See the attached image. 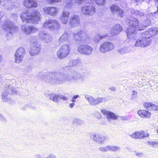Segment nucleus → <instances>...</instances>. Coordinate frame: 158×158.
I'll return each mask as SVG.
<instances>
[{
	"mask_svg": "<svg viewBox=\"0 0 158 158\" xmlns=\"http://www.w3.org/2000/svg\"><path fill=\"white\" fill-rule=\"evenodd\" d=\"M43 10L46 15L53 17L57 15L59 10L57 7L52 6L44 7Z\"/></svg>",
	"mask_w": 158,
	"mask_h": 158,
	"instance_id": "obj_13",
	"label": "nucleus"
},
{
	"mask_svg": "<svg viewBox=\"0 0 158 158\" xmlns=\"http://www.w3.org/2000/svg\"><path fill=\"white\" fill-rule=\"evenodd\" d=\"M120 148L119 146L109 145V151L116 152L118 151H120Z\"/></svg>",
	"mask_w": 158,
	"mask_h": 158,
	"instance_id": "obj_35",
	"label": "nucleus"
},
{
	"mask_svg": "<svg viewBox=\"0 0 158 158\" xmlns=\"http://www.w3.org/2000/svg\"><path fill=\"white\" fill-rule=\"evenodd\" d=\"M142 131H136L130 135V136L132 138L135 139H142Z\"/></svg>",
	"mask_w": 158,
	"mask_h": 158,
	"instance_id": "obj_29",
	"label": "nucleus"
},
{
	"mask_svg": "<svg viewBox=\"0 0 158 158\" xmlns=\"http://www.w3.org/2000/svg\"><path fill=\"white\" fill-rule=\"evenodd\" d=\"M49 97L50 100H52L53 102H58L60 99L64 100H66L67 98L66 97L61 95L59 96L57 94H51L49 95Z\"/></svg>",
	"mask_w": 158,
	"mask_h": 158,
	"instance_id": "obj_21",
	"label": "nucleus"
},
{
	"mask_svg": "<svg viewBox=\"0 0 158 158\" xmlns=\"http://www.w3.org/2000/svg\"><path fill=\"white\" fill-rule=\"evenodd\" d=\"M137 94V93L136 91H133V93H132V95H136Z\"/></svg>",
	"mask_w": 158,
	"mask_h": 158,
	"instance_id": "obj_59",
	"label": "nucleus"
},
{
	"mask_svg": "<svg viewBox=\"0 0 158 158\" xmlns=\"http://www.w3.org/2000/svg\"><path fill=\"white\" fill-rule=\"evenodd\" d=\"M105 37V36L104 35H97L94 37L93 40L95 42H98L100 40L103 39Z\"/></svg>",
	"mask_w": 158,
	"mask_h": 158,
	"instance_id": "obj_37",
	"label": "nucleus"
},
{
	"mask_svg": "<svg viewBox=\"0 0 158 158\" xmlns=\"http://www.w3.org/2000/svg\"><path fill=\"white\" fill-rule=\"evenodd\" d=\"M151 43V40L143 33L141 36L136 41L135 46L144 48L149 46Z\"/></svg>",
	"mask_w": 158,
	"mask_h": 158,
	"instance_id": "obj_5",
	"label": "nucleus"
},
{
	"mask_svg": "<svg viewBox=\"0 0 158 158\" xmlns=\"http://www.w3.org/2000/svg\"><path fill=\"white\" fill-rule=\"evenodd\" d=\"M98 150L99 151L102 152H108L109 151V145L104 147H100L98 148Z\"/></svg>",
	"mask_w": 158,
	"mask_h": 158,
	"instance_id": "obj_40",
	"label": "nucleus"
},
{
	"mask_svg": "<svg viewBox=\"0 0 158 158\" xmlns=\"http://www.w3.org/2000/svg\"><path fill=\"white\" fill-rule=\"evenodd\" d=\"M95 6L90 4H86L81 8V12L85 15H92L95 12Z\"/></svg>",
	"mask_w": 158,
	"mask_h": 158,
	"instance_id": "obj_12",
	"label": "nucleus"
},
{
	"mask_svg": "<svg viewBox=\"0 0 158 158\" xmlns=\"http://www.w3.org/2000/svg\"><path fill=\"white\" fill-rule=\"evenodd\" d=\"M121 119L122 120H127V119L124 116L121 117Z\"/></svg>",
	"mask_w": 158,
	"mask_h": 158,
	"instance_id": "obj_58",
	"label": "nucleus"
},
{
	"mask_svg": "<svg viewBox=\"0 0 158 158\" xmlns=\"http://www.w3.org/2000/svg\"><path fill=\"white\" fill-rule=\"evenodd\" d=\"M114 47L113 43L106 41L100 44L99 49L101 53H104L111 51Z\"/></svg>",
	"mask_w": 158,
	"mask_h": 158,
	"instance_id": "obj_8",
	"label": "nucleus"
},
{
	"mask_svg": "<svg viewBox=\"0 0 158 158\" xmlns=\"http://www.w3.org/2000/svg\"><path fill=\"white\" fill-rule=\"evenodd\" d=\"M128 24L131 27L127 28L126 30L127 37L130 39H133L135 35V30L139 24V20L136 18H132L128 20Z\"/></svg>",
	"mask_w": 158,
	"mask_h": 158,
	"instance_id": "obj_3",
	"label": "nucleus"
},
{
	"mask_svg": "<svg viewBox=\"0 0 158 158\" xmlns=\"http://www.w3.org/2000/svg\"><path fill=\"white\" fill-rule=\"evenodd\" d=\"M41 15L39 11H35L32 13L24 11L22 13L20 17L24 23L36 24L40 21Z\"/></svg>",
	"mask_w": 158,
	"mask_h": 158,
	"instance_id": "obj_2",
	"label": "nucleus"
},
{
	"mask_svg": "<svg viewBox=\"0 0 158 158\" xmlns=\"http://www.w3.org/2000/svg\"><path fill=\"white\" fill-rule=\"evenodd\" d=\"M131 50V46H125L121 47L119 48L118 52L121 54H124L130 52Z\"/></svg>",
	"mask_w": 158,
	"mask_h": 158,
	"instance_id": "obj_27",
	"label": "nucleus"
},
{
	"mask_svg": "<svg viewBox=\"0 0 158 158\" xmlns=\"http://www.w3.org/2000/svg\"><path fill=\"white\" fill-rule=\"evenodd\" d=\"M101 112L105 116L108 118V120L110 119L115 120L117 119V116L112 112L106 111L105 109H102Z\"/></svg>",
	"mask_w": 158,
	"mask_h": 158,
	"instance_id": "obj_23",
	"label": "nucleus"
},
{
	"mask_svg": "<svg viewBox=\"0 0 158 158\" xmlns=\"http://www.w3.org/2000/svg\"><path fill=\"white\" fill-rule=\"evenodd\" d=\"M138 114L141 117L149 118L151 117V114L147 110H139L138 112Z\"/></svg>",
	"mask_w": 158,
	"mask_h": 158,
	"instance_id": "obj_26",
	"label": "nucleus"
},
{
	"mask_svg": "<svg viewBox=\"0 0 158 158\" xmlns=\"http://www.w3.org/2000/svg\"><path fill=\"white\" fill-rule=\"evenodd\" d=\"M89 0H74L75 2L78 4H81L85 2H88Z\"/></svg>",
	"mask_w": 158,
	"mask_h": 158,
	"instance_id": "obj_46",
	"label": "nucleus"
},
{
	"mask_svg": "<svg viewBox=\"0 0 158 158\" xmlns=\"http://www.w3.org/2000/svg\"><path fill=\"white\" fill-rule=\"evenodd\" d=\"M45 158H56V156L52 154H50L48 156H45Z\"/></svg>",
	"mask_w": 158,
	"mask_h": 158,
	"instance_id": "obj_51",
	"label": "nucleus"
},
{
	"mask_svg": "<svg viewBox=\"0 0 158 158\" xmlns=\"http://www.w3.org/2000/svg\"><path fill=\"white\" fill-rule=\"evenodd\" d=\"M72 123L76 125H81L83 124V121L80 119L74 118L73 119Z\"/></svg>",
	"mask_w": 158,
	"mask_h": 158,
	"instance_id": "obj_39",
	"label": "nucleus"
},
{
	"mask_svg": "<svg viewBox=\"0 0 158 158\" xmlns=\"http://www.w3.org/2000/svg\"><path fill=\"white\" fill-rule=\"evenodd\" d=\"M31 42H32V41L31 40Z\"/></svg>",
	"mask_w": 158,
	"mask_h": 158,
	"instance_id": "obj_64",
	"label": "nucleus"
},
{
	"mask_svg": "<svg viewBox=\"0 0 158 158\" xmlns=\"http://www.w3.org/2000/svg\"><path fill=\"white\" fill-rule=\"evenodd\" d=\"M23 4L26 8H35L38 6L37 2L35 0H25Z\"/></svg>",
	"mask_w": 158,
	"mask_h": 158,
	"instance_id": "obj_22",
	"label": "nucleus"
},
{
	"mask_svg": "<svg viewBox=\"0 0 158 158\" xmlns=\"http://www.w3.org/2000/svg\"><path fill=\"white\" fill-rule=\"evenodd\" d=\"M99 135L96 133H93L91 134L90 138L93 141L96 142Z\"/></svg>",
	"mask_w": 158,
	"mask_h": 158,
	"instance_id": "obj_33",
	"label": "nucleus"
},
{
	"mask_svg": "<svg viewBox=\"0 0 158 158\" xmlns=\"http://www.w3.org/2000/svg\"><path fill=\"white\" fill-rule=\"evenodd\" d=\"M109 89L112 91H115L116 90V88L114 86H111L109 88Z\"/></svg>",
	"mask_w": 158,
	"mask_h": 158,
	"instance_id": "obj_54",
	"label": "nucleus"
},
{
	"mask_svg": "<svg viewBox=\"0 0 158 158\" xmlns=\"http://www.w3.org/2000/svg\"><path fill=\"white\" fill-rule=\"evenodd\" d=\"M122 29V27L119 24H116L112 27L110 31L112 35H115L118 34Z\"/></svg>",
	"mask_w": 158,
	"mask_h": 158,
	"instance_id": "obj_20",
	"label": "nucleus"
},
{
	"mask_svg": "<svg viewBox=\"0 0 158 158\" xmlns=\"http://www.w3.org/2000/svg\"><path fill=\"white\" fill-rule=\"evenodd\" d=\"M137 2H141L144 1V0H135Z\"/></svg>",
	"mask_w": 158,
	"mask_h": 158,
	"instance_id": "obj_60",
	"label": "nucleus"
},
{
	"mask_svg": "<svg viewBox=\"0 0 158 158\" xmlns=\"http://www.w3.org/2000/svg\"><path fill=\"white\" fill-rule=\"evenodd\" d=\"M2 29L4 31L8 32L10 34H12L18 30V27L14 25L12 22L9 20L4 22Z\"/></svg>",
	"mask_w": 158,
	"mask_h": 158,
	"instance_id": "obj_6",
	"label": "nucleus"
},
{
	"mask_svg": "<svg viewBox=\"0 0 158 158\" xmlns=\"http://www.w3.org/2000/svg\"><path fill=\"white\" fill-rule=\"evenodd\" d=\"M35 39V37L34 36H32V37H31V40H32V39L34 40Z\"/></svg>",
	"mask_w": 158,
	"mask_h": 158,
	"instance_id": "obj_62",
	"label": "nucleus"
},
{
	"mask_svg": "<svg viewBox=\"0 0 158 158\" xmlns=\"http://www.w3.org/2000/svg\"><path fill=\"white\" fill-rule=\"evenodd\" d=\"M157 132L158 133V130H157Z\"/></svg>",
	"mask_w": 158,
	"mask_h": 158,
	"instance_id": "obj_63",
	"label": "nucleus"
},
{
	"mask_svg": "<svg viewBox=\"0 0 158 158\" xmlns=\"http://www.w3.org/2000/svg\"><path fill=\"white\" fill-rule=\"evenodd\" d=\"M146 28V27L145 26V24L143 22L140 24L139 23L138 26L136 27V30L139 31L142 30H144Z\"/></svg>",
	"mask_w": 158,
	"mask_h": 158,
	"instance_id": "obj_41",
	"label": "nucleus"
},
{
	"mask_svg": "<svg viewBox=\"0 0 158 158\" xmlns=\"http://www.w3.org/2000/svg\"><path fill=\"white\" fill-rule=\"evenodd\" d=\"M79 97L78 95H76L73 96V99L72 100V101L73 102H76V99Z\"/></svg>",
	"mask_w": 158,
	"mask_h": 158,
	"instance_id": "obj_53",
	"label": "nucleus"
},
{
	"mask_svg": "<svg viewBox=\"0 0 158 158\" xmlns=\"http://www.w3.org/2000/svg\"><path fill=\"white\" fill-rule=\"evenodd\" d=\"M144 106L149 110H158V105L157 104H154L151 102H146L144 104Z\"/></svg>",
	"mask_w": 158,
	"mask_h": 158,
	"instance_id": "obj_25",
	"label": "nucleus"
},
{
	"mask_svg": "<svg viewBox=\"0 0 158 158\" xmlns=\"http://www.w3.org/2000/svg\"><path fill=\"white\" fill-rule=\"evenodd\" d=\"M8 94H13V93L16 94V91L15 89L11 85H9L6 90Z\"/></svg>",
	"mask_w": 158,
	"mask_h": 158,
	"instance_id": "obj_34",
	"label": "nucleus"
},
{
	"mask_svg": "<svg viewBox=\"0 0 158 158\" xmlns=\"http://www.w3.org/2000/svg\"><path fill=\"white\" fill-rule=\"evenodd\" d=\"M21 29L24 33L27 35L35 33L38 30L37 28L34 26L25 24L22 26Z\"/></svg>",
	"mask_w": 158,
	"mask_h": 158,
	"instance_id": "obj_14",
	"label": "nucleus"
},
{
	"mask_svg": "<svg viewBox=\"0 0 158 158\" xmlns=\"http://www.w3.org/2000/svg\"><path fill=\"white\" fill-rule=\"evenodd\" d=\"M2 100L4 102H6L8 101L9 98L7 97V94L6 92L3 93L2 96Z\"/></svg>",
	"mask_w": 158,
	"mask_h": 158,
	"instance_id": "obj_45",
	"label": "nucleus"
},
{
	"mask_svg": "<svg viewBox=\"0 0 158 158\" xmlns=\"http://www.w3.org/2000/svg\"><path fill=\"white\" fill-rule=\"evenodd\" d=\"M26 53L25 49L23 47H19L15 54V61L17 63H20L23 60Z\"/></svg>",
	"mask_w": 158,
	"mask_h": 158,
	"instance_id": "obj_11",
	"label": "nucleus"
},
{
	"mask_svg": "<svg viewBox=\"0 0 158 158\" xmlns=\"http://www.w3.org/2000/svg\"><path fill=\"white\" fill-rule=\"evenodd\" d=\"M69 15V11L66 10L63 11L62 15L60 18V20L62 23L65 24L68 23Z\"/></svg>",
	"mask_w": 158,
	"mask_h": 158,
	"instance_id": "obj_19",
	"label": "nucleus"
},
{
	"mask_svg": "<svg viewBox=\"0 0 158 158\" xmlns=\"http://www.w3.org/2000/svg\"><path fill=\"white\" fill-rule=\"evenodd\" d=\"M74 103H71L69 104V107L71 108H73V106H74Z\"/></svg>",
	"mask_w": 158,
	"mask_h": 158,
	"instance_id": "obj_57",
	"label": "nucleus"
},
{
	"mask_svg": "<svg viewBox=\"0 0 158 158\" xmlns=\"http://www.w3.org/2000/svg\"><path fill=\"white\" fill-rule=\"evenodd\" d=\"M136 155L140 157L142 155V153H137Z\"/></svg>",
	"mask_w": 158,
	"mask_h": 158,
	"instance_id": "obj_56",
	"label": "nucleus"
},
{
	"mask_svg": "<svg viewBox=\"0 0 158 158\" xmlns=\"http://www.w3.org/2000/svg\"><path fill=\"white\" fill-rule=\"evenodd\" d=\"M79 35H80L81 41H84L86 40L88 38L87 35L86 33L83 31H80L79 32Z\"/></svg>",
	"mask_w": 158,
	"mask_h": 158,
	"instance_id": "obj_32",
	"label": "nucleus"
},
{
	"mask_svg": "<svg viewBox=\"0 0 158 158\" xmlns=\"http://www.w3.org/2000/svg\"><path fill=\"white\" fill-rule=\"evenodd\" d=\"M73 0H66L64 4V7L66 9H69L73 6Z\"/></svg>",
	"mask_w": 158,
	"mask_h": 158,
	"instance_id": "obj_31",
	"label": "nucleus"
},
{
	"mask_svg": "<svg viewBox=\"0 0 158 158\" xmlns=\"http://www.w3.org/2000/svg\"><path fill=\"white\" fill-rule=\"evenodd\" d=\"M2 60V56L0 55V63L1 62Z\"/></svg>",
	"mask_w": 158,
	"mask_h": 158,
	"instance_id": "obj_61",
	"label": "nucleus"
},
{
	"mask_svg": "<svg viewBox=\"0 0 158 158\" xmlns=\"http://www.w3.org/2000/svg\"><path fill=\"white\" fill-rule=\"evenodd\" d=\"M142 139H144L145 137L147 138L149 137V134L146 132H145L143 131H142Z\"/></svg>",
	"mask_w": 158,
	"mask_h": 158,
	"instance_id": "obj_48",
	"label": "nucleus"
},
{
	"mask_svg": "<svg viewBox=\"0 0 158 158\" xmlns=\"http://www.w3.org/2000/svg\"><path fill=\"white\" fill-rule=\"evenodd\" d=\"M45 36V39L44 41V42L48 43L52 40V38L50 34L47 33Z\"/></svg>",
	"mask_w": 158,
	"mask_h": 158,
	"instance_id": "obj_38",
	"label": "nucleus"
},
{
	"mask_svg": "<svg viewBox=\"0 0 158 158\" xmlns=\"http://www.w3.org/2000/svg\"><path fill=\"white\" fill-rule=\"evenodd\" d=\"M47 33L44 32H40L39 34V36L40 38L44 41L45 39V36H46Z\"/></svg>",
	"mask_w": 158,
	"mask_h": 158,
	"instance_id": "obj_43",
	"label": "nucleus"
},
{
	"mask_svg": "<svg viewBox=\"0 0 158 158\" xmlns=\"http://www.w3.org/2000/svg\"><path fill=\"white\" fill-rule=\"evenodd\" d=\"M147 143L149 145L152 146H154L155 145H158V141H148Z\"/></svg>",
	"mask_w": 158,
	"mask_h": 158,
	"instance_id": "obj_47",
	"label": "nucleus"
},
{
	"mask_svg": "<svg viewBox=\"0 0 158 158\" xmlns=\"http://www.w3.org/2000/svg\"><path fill=\"white\" fill-rule=\"evenodd\" d=\"M96 3L100 6H103L105 3L106 0H94Z\"/></svg>",
	"mask_w": 158,
	"mask_h": 158,
	"instance_id": "obj_44",
	"label": "nucleus"
},
{
	"mask_svg": "<svg viewBox=\"0 0 158 158\" xmlns=\"http://www.w3.org/2000/svg\"><path fill=\"white\" fill-rule=\"evenodd\" d=\"M70 32L68 31H65L62 35L60 37L59 39V41L61 42H63L65 41H69L71 38Z\"/></svg>",
	"mask_w": 158,
	"mask_h": 158,
	"instance_id": "obj_24",
	"label": "nucleus"
},
{
	"mask_svg": "<svg viewBox=\"0 0 158 158\" xmlns=\"http://www.w3.org/2000/svg\"><path fill=\"white\" fill-rule=\"evenodd\" d=\"M130 13L132 14H135L137 16H139L140 17L142 16H146V15L144 14L143 12L139 10H135L134 9H131L130 10Z\"/></svg>",
	"mask_w": 158,
	"mask_h": 158,
	"instance_id": "obj_30",
	"label": "nucleus"
},
{
	"mask_svg": "<svg viewBox=\"0 0 158 158\" xmlns=\"http://www.w3.org/2000/svg\"><path fill=\"white\" fill-rule=\"evenodd\" d=\"M109 140L108 137L99 135L96 143L100 144H103L105 142L108 141Z\"/></svg>",
	"mask_w": 158,
	"mask_h": 158,
	"instance_id": "obj_28",
	"label": "nucleus"
},
{
	"mask_svg": "<svg viewBox=\"0 0 158 158\" xmlns=\"http://www.w3.org/2000/svg\"><path fill=\"white\" fill-rule=\"evenodd\" d=\"M38 78L42 80L52 84H62L66 81L74 82L79 80H83L84 77V73H79L76 71L71 72L70 76L66 75L62 73L50 72L48 73H40Z\"/></svg>",
	"mask_w": 158,
	"mask_h": 158,
	"instance_id": "obj_1",
	"label": "nucleus"
},
{
	"mask_svg": "<svg viewBox=\"0 0 158 158\" xmlns=\"http://www.w3.org/2000/svg\"><path fill=\"white\" fill-rule=\"evenodd\" d=\"M70 62L72 63V65H71L74 66L77 64L78 63L77 60H72Z\"/></svg>",
	"mask_w": 158,
	"mask_h": 158,
	"instance_id": "obj_52",
	"label": "nucleus"
},
{
	"mask_svg": "<svg viewBox=\"0 0 158 158\" xmlns=\"http://www.w3.org/2000/svg\"><path fill=\"white\" fill-rule=\"evenodd\" d=\"M93 50V48L87 44L80 45L77 48V51L80 53L87 56L91 55Z\"/></svg>",
	"mask_w": 158,
	"mask_h": 158,
	"instance_id": "obj_9",
	"label": "nucleus"
},
{
	"mask_svg": "<svg viewBox=\"0 0 158 158\" xmlns=\"http://www.w3.org/2000/svg\"><path fill=\"white\" fill-rule=\"evenodd\" d=\"M85 99L91 105L95 106L98 104L106 102L107 100L104 97H99L95 98L93 97L88 95L85 96Z\"/></svg>",
	"mask_w": 158,
	"mask_h": 158,
	"instance_id": "obj_10",
	"label": "nucleus"
},
{
	"mask_svg": "<svg viewBox=\"0 0 158 158\" xmlns=\"http://www.w3.org/2000/svg\"><path fill=\"white\" fill-rule=\"evenodd\" d=\"M110 9L112 12L114 14L119 15L120 18L123 16V10L120 9L118 6L112 5L111 6Z\"/></svg>",
	"mask_w": 158,
	"mask_h": 158,
	"instance_id": "obj_18",
	"label": "nucleus"
},
{
	"mask_svg": "<svg viewBox=\"0 0 158 158\" xmlns=\"http://www.w3.org/2000/svg\"><path fill=\"white\" fill-rule=\"evenodd\" d=\"M143 33L147 37L150 39V38L158 34V28L155 27L148 29Z\"/></svg>",
	"mask_w": 158,
	"mask_h": 158,
	"instance_id": "obj_17",
	"label": "nucleus"
},
{
	"mask_svg": "<svg viewBox=\"0 0 158 158\" xmlns=\"http://www.w3.org/2000/svg\"><path fill=\"white\" fill-rule=\"evenodd\" d=\"M60 27L59 22L56 20L53 19L46 20L43 25L44 28L52 31L58 30Z\"/></svg>",
	"mask_w": 158,
	"mask_h": 158,
	"instance_id": "obj_4",
	"label": "nucleus"
},
{
	"mask_svg": "<svg viewBox=\"0 0 158 158\" xmlns=\"http://www.w3.org/2000/svg\"><path fill=\"white\" fill-rule=\"evenodd\" d=\"M62 0H45L48 4H52L56 3H60Z\"/></svg>",
	"mask_w": 158,
	"mask_h": 158,
	"instance_id": "obj_42",
	"label": "nucleus"
},
{
	"mask_svg": "<svg viewBox=\"0 0 158 158\" xmlns=\"http://www.w3.org/2000/svg\"><path fill=\"white\" fill-rule=\"evenodd\" d=\"M41 49L40 46L36 42H34L31 47L29 51V53L31 56H34L39 54Z\"/></svg>",
	"mask_w": 158,
	"mask_h": 158,
	"instance_id": "obj_15",
	"label": "nucleus"
},
{
	"mask_svg": "<svg viewBox=\"0 0 158 158\" xmlns=\"http://www.w3.org/2000/svg\"><path fill=\"white\" fill-rule=\"evenodd\" d=\"M70 51L69 45L64 44L61 46L59 50L57 52L58 58L60 59L64 58L69 54Z\"/></svg>",
	"mask_w": 158,
	"mask_h": 158,
	"instance_id": "obj_7",
	"label": "nucleus"
},
{
	"mask_svg": "<svg viewBox=\"0 0 158 158\" xmlns=\"http://www.w3.org/2000/svg\"><path fill=\"white\" fill-rule=\"evenodd\" d=\"M45 156L46 155L44 153H43L42 155L37 154L35 156V158H45Z\"/></svg>",
	"mask_w": 158,
	"mask_h": 158,
	"instance_id": "obj_49",
	"label": "nucleus"
},
{
	"mask_svg": "<svg viewBox=\"0 0 158 158\" xmlns=\"http://www.w3.org/2000/svg\"><path fill=\"white\" fill-rule=\"evenodd\" d=\"M73 37L75 40L76 41H81V40L80 35H79V32H74L73 33Z\"/></svg>",
	"mask_w": 158,
	"mask_h": 158,
	"instance_id": "obj_36",
	"label": "nucleus"
},
{
	"mask_svg": "<svg viewBox=\"0 0 158 158\" xmlns=\"http://www.w3.org/2000/svg\"><path fill=\"white\" fill-rule=\"evenodd\" d=\"M80 23V19L78 15H72L69 19V25L72 27L78 26Z\"/></svg>",
	"mask_w": 158,
	"mask_h": 158,
	"instance_id": "obj_16",
	"label": "nucleus"
},
{
	"mask_svg": "<svg viewBox=\"0 0 158 158\" xmlns=\"http://www.w3.org/2000/svg\"><path fill=\"white\" fill-rule=\"evenodd\" d=\"M146 27L150 25L151 24V21L149 19L146 20L145 22H143Z\"/></svg>",
	"mask_w": 158,
	"mask_h": 158,
	"instance_id": "obj_50",
	"label": "nucleus"
},
{
	"mask_svg": "<svg viewBox=\"0 0 158 158\" xmlns=\"http://www.w3.org/2000/svg\"><path fill=\"white\" fill-rule=\"evenodd\" d=\"M0 120L1 121H3L5 120L4 118L2 115V114H0Z\"/></svg>",
	"mask_w": 158,
	"mask_h": 158,
	"instance_id": "obj_55",
	"label": "nucleus"
}]
</instances>
